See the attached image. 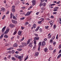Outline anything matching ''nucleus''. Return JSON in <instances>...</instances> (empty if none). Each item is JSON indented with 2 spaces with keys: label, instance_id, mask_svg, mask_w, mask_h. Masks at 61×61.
I'll use <instances>...</instances> for the list:
<instances>
[{
  "label": "nucleus",
  "instance_id": "f257e3e1",
  "mask_svg": "<svg viewBox=\"0 0 61 61\" xmlns=\"http://www.w3.org/2000/svg\"><path fill=\"white\" fill-rule=\"evenodd\" d=\"M10 30V29L8 28L6 29L5 32H4V34H7L9 32Z\"/></svg>",
  "mask_w": 61,
  "mask_h": 61
},
{
  "label": "nucleus",
  "instance_id": "f03ea898",
  "mask_svg": "<svg viewBox=\"0 0 61 61\" xmlns=\"http://www.w3.org/2000/svg\"><path fill=\"white\" fill-rule=\"evenodd\" d=\"M10 30V29L8 28L6 29L5 32H4V34H7L9 32Z\"/></svg>",
  "mask_w": 61,
  "mask_h": 61
},
{
  "label": "nucleus",
  "instance_id": "7ed1b4c3",
  "mask_svg": "<svg viewBox=\"0 0 61 61\" xmlns=\"http://www.w3.org/2000/svg\"><path fill=\"white\" fill-rule=\"evenodd\" d=\"M11 22L13 24H17V21L13 20H12Z\"/></svg>",
  "mask_w": 61,
  "mask_h": 61
},
{
  "label": "nucleus",
  "instance_id": "20e7f679",
  "mask_svg": "<svg viewBox=\"0 0 61 61\" xmlns=\"http://www.w3.org/2000/svg\"><path fill=\"white\" fill-rule=\"evenodd\" d=\"M18 35L20 36H22V31H19L18 32Z\"/></svg>",
  "mask_w": 61,
  "mask_h": 61
},
{
  "label": "nucleus",
  "instance_id": "39448f33",
  "mask_svg": "<svg viewBox=\"0 0 61 61\" xmlns=\"http://www.w3.org/2000/svg\"><path fill=\"white\" fill-rule=\"evenodd\" d=\"M32 3H33L32 5L34 6V5H36V0H32Z\"/></svg>",
  "mask_w": 61,
  "mask_h": 61
},
{
  "label": "nucleus",
  "instance_id": "423d86ee",
  "mask_svg": "<svg viewBox=\"0 0 61 61\" xmlns=\"http://www.w3.org/2000/svg\"><path fill=\"white\" fill-rule=\"evenodd\" d=\"M28 46L30 47H32L33 46V42H31L29 44Z\"/></svg>",
  "mask_w": 61,
  "mask_h": 61
},
{
  "label": "nucleus",
  "instance_id": "0eeeda50",
  "mask_svg": "<svg viewBox=\"0 0 61 61\" xmlns=\"http://www.w3.org/2000/svg\"><path fill=\"white\" fill-rule=\"evenodd\" d=\"M46 45V42L45 41H44L42 42V46H45Z\"/></svg>",
  "mask_w": 61,
  "mask_h": 61
},
{
  "label": "nucleus",
  "instance_id": "6e6552de",
  "mask_svg": "<svg viewBox=\"0 0 61 61\" xmlns=\"http://www.w3.org/2000/svg\"><path fill=\"white\" fill-rule=\"evenodd\" d=\"M10 27H12L13 28L14 27H15V25L13 24H11L10 25Z\"/></svg>",
  "mask_w": 61,
  "mask_h": 61
},
{
  "label": "nucleus",
  "instance_id": "1a4fd4ad",
  "mask_svg": "<svg viewBox=\"0 0 61 61\" xmlns=\"http://www.w3.org/2000/svg\"><path fill=\"white\" fill-rule=\"evenodd\" d=\"M21 44L23 45L24 46H26V43L25 42H22Z\"/></svg>",
  "mask_w": 61,
  "mask_h": 61
},
{
  "label": "nucleus",
  "instance_id": "9d476101",
  "mask_svg": "<svg viewBox=\"0 0 61 61\" xmlns=\"http://www.w3.org/2000/svg\"><path fill=\"white\" fill-rule=\"evenodd\" d=\"M39 40V37H35L34 38V40H37L38 41Z\"/></svg>",
  "mask_w": 61,
  "mask_h": 61
},
{
  "label": "nucleus",
  "instance_id": "9b49d317",
  "mask_svg": "<svg viewBox=\"0 0 61 61\" xmlns=\"http://www.w3.org/2000/svg\"><path fill=\"white\" fill-rule=\"evenodd\" d=\"M34 27V28H36V24H35L33 25V27H31V29H33Z\"/></svg>",
  "mask_w": 61,
  "mask_h": 61
},
{
  "label": "nucleus",
  "instance_id": "f8f14e48",
  "mask_svg": "<svg viewBox=\"0 0 61 61\" xmlns=\"http://www.w3.org/2000/svg\"><path fill=\"white\" fill-rule=\"evenodd\" d=\"M39 55V53L38 52H36L35 53V54L34 55L36 57L37 56H38Z\"/></svg>",
  "mask_w": 61,
  "mask_h": 61
},
{
  "label": "nucleus",
  "instance_id": "ddd939ff",
  "mask_svg": "<svg viewBox=\"0 0 61 61\" xmlns=\"http://www.w3.org/2000/svg\"><path fill=\"white\" fill-rule=\"evenodd\" d=\"M5 28H6V27L5 26L3 28L1 32H4V31H5Z\"/></svg>",
  "mask_w": 61,
  "mask_h": 61
},
{
  "label": "nucleus",
  "instance_id": "4468645a",
  "mask_svg": "<svg viewBox=\"0 0 61 61\" xmlns=\"http://www.w3.org/2000/svg\"><path fill=\"white\" fill-rule=\"evenodd\" d=\"M49 48L50 50H53V48H52V46L51 45L49 46Z\"/></svg>",
  "mask_w": 61,
  "mask_h": 61
},
{
  "label": "nucleus",
  "instance_id": "2eb2a0df",
  "mask_svg": "<svg viewBox=\"0 0 61 61\" xmlns=\"http://www.w3.org/2000/svg\"><path fill=\"white\" fill-rule=\"evenodd\" d=\"M49 48L50 50H53V48H52V46L51 45L49 46Z\"/></svg>",
  "mask_w": 61,
  "mask_h": 61
},
{
  "label": "nucleus",
  "instance_id": "dca6fc26",
  "mask_svg": "<svg viewBox=\"0 0 61 61\" xmlns=\"http://www.w3.org/2000/svg\"><path fill=\"white\" fill-rule=\"evenodd\" d=\"M17 46H18V45L17 44V43H15L13 45V46H14V47H17Z\"/></svg>",
  "mask_w": 61,
  "mask_h": 61
},
{
  "label": "nucleus",
  "instance_id": "f3484780",
  "mask_svg": "<svg viewBox=\"0 0 61 61\" xmlns=\"http://www.w3.org/2000/svg\"><path fill=\"white\" fill-rule=\"evenodd\" d=\"M30 39H29L28 40L27 42V45H28L29 43H30Z\"/></svg>",
  "mask_w": 61,
  "mask_h": 61
},
{
  "label": "nucleus",
  "instance_id": "a211bd4d",
  "mask_svg": "<svg viewBox=\"0 0 61 61\" xmlns=\"http://www.w3.org/2000/svg\"><path fill=\"white\" fill-rule=\"evenodd\" d=\"M4 34H2L0 36V39H2V38L3 37V36H4Z\"/></svg>",
  "mask_w": 61,
  "mask_h": 61
},
{
  "label": "nucleus",
  "instance_id": "6ab92c4d",
  "mask_svg": "<svg viewBox=\"0 0 61 61\" xmlns=\"http://www.w3.org/2000/svg\"><path fill=\"white\" fill-rule=\"evenodd\" d=\"M43 31V29L41 28H40L39 29V31L40 33H41L42 32V31Z\"/></svg>",
  "mask_w": 61,
  "mask_h": 61
},
{
  "label": "nucleus",
  "instance_id": "aec40b11",
  "mask_svg": "<svg viewBox=\"0 0 61 61\" xmlns=\"http://www.w3.org/2000/svg\"><path fill=\"white\" fill-rule=\"evenodd\" d=\"M40 20L41 21V22H43V21H44V19L43 18H41Z\"/></svg>",
  "mask_w": 61,
  "mask_h": 61
},
{
  "label": "nucleus",
  "instance_id": "412c9836",
  "mask_svg": "<svg viewBox=\"0 0 61 61\" xmlns=\"http://www.w3.org/2000/svg\"><path fill=\"white\" fill-rule=\"evenodd\" d=\"M10 18H12V17H13V13H11L10 14Z\"/></svg>",
  "mask_w": 61,
  "mask_h": 61
},
{
  "label": "nucleus",
  "instance_id": "4be33fe9",
  "mask_svg": "<svg viewBox=\"0 0 61 61\" xmlns=\"http://www.w3.org/2000/svg\"><path fill=\"white\" fill-rule=\"evenodd\" d=\"M43 5V2H41L40 4V7L42 6Z\"/></svg>",
  "mask_w": 61,
  "mask_h": 61
},
{
  "label": "nucleus",
  "instance_id": "5701e85b",
  "mask_svg": "<svg viewBox=\"0 0 61 61\" xmlns=\"http://www.w3.org/2000/svg\"><path fill=\"white\" fill-rule=\"evenodd\" d=\"M61 56V53L60 54H59L58 56L57 57V58H60V57Z\"/></svg>",
  "mask_w": 61,
  "mask_h": 61
},
{
  "label": "nucleus",
  "instance_id": "b1692460",
  "mask_svg": "<svg viewBox=\"0 0 61 61\" xmlns=\"http://www.w3.org/2000/svg\"><path fill=\"white\" fill-rule=\"evenodd\" d=\"M34 43L35 44V45L36 46V40H34Z\"/></svg>",
  "mask_w": 61,
  "mask_h": 61
},
{
  "label": "nucleus",
  "instance_id": "393cba45",
  "mask_svg": "<svg viewBox=\"0 0 61 61\" xmlns=\"http://www.w3.org/2000/svg\"><path fill=\"white\" fill-rule=\"evenodd\" d=\"M29 11H28L27 13L25 15V16H27V15H29Z\"/></svg>",
  "mask_w": 61,
  "mask_h": 61
},
{
  "label": "nucleus",
  "instance_id": "a878e982",
  "mask_svg": "<svg viewBox=\"0 0 61 61\" xmlns=\"http://www.w3.org/2000/svg\"><path fill=\"white\" fill-rule=\"evenodd\" d=\"M1 11H5V8H2L1 9Z\"/></svg>",
  "mask_w": 61,
  "mask_h": 61
},
{
  "label": "nucleus",
  "instance_id": "bb28decb",
  "mask_svg": "<svg viewBox=\"0 0 61 61\" xmlns=\"http://www.w3.org/2000/svg\"><path fill=\"white\" fill-rule=\"evenodd\" d=\"M11 59H12L13 60H14V61H15V58L14 57H12L11 58Z\"/></svg>",
  "mask_w": 61,
  "mask_h": 61
},
{
  "label": "nucleus",
  "instance_id": "cd10ccee",
  "mask_svg": "<svg viewBox=\"0 0 61 61\" xmlns=\"http://www.w3.org/2000/svg\"><path fill=\"white\" fill-rule=\"evenodd\" d=\"M13 18L15 19V20H16L17 19V18H16V17H15L14 16H13Z\"/></svg>",
  "mask_w": 61,
  "mask_h": 61
},
{
  "label": "nucleus",
  "instance_id": "c85d7f7f",
  "mask_svg": "<svg viewBox=\"0 0 61 61\" xmlns=\"http://www.w3.org/2000/svg\"><path fill=\"white\" fill-rule=\"evenodd\" d=\"M52 35H51L50 36H48V39H50L51 38V37Z\"/></svg>",
  "mask_w": 61,
  "mask_h": 61
},
{
  "label": "nucleus",
  "instance_id": "c756f323",
  "mask_svg": "<svg viewBox=\"0 0 61 61\" xmlns=\"http://www.w3.org/2000/svg\"><path fill=\"white\" fill-rule=\"evenodd\" d=\"M18 59H20L21 60V56H18Z\"/></svg>",
  "mask_w": 61,
  "mask_h": 61
},
{
  "label": "nucleus",
  "instance_id": "7c9ffc66",
  "mask_svg": "<svg viewBox=\"0 0 61 61\" xmlns=\"http://www.w3.org/2000/svg\"><path fill=\"white\" fill-rule=\"evenodd\" d=\"M44 50L45 52H47L48 50V49H47V48H46L44 49Z\"/></svg>",
  "mask_w": 61,
  "mask_h": 61
},
{
  "label": "nucleus",
  "instance_id": "2f4dec72",
  "mask_svg": "<svg viewBox=\"0 0 61 61\" xmlns=\"http://www.w3.org/2000/svg\"><path fill=\"white\" fill-rule=\"evenodd\" d=\"M38 24H41L42 23L41 21H38Z\"/></svg>",
  "mask_w": 61,
  "mask_h": 61
},
{
  "label": "nucleus",
  "instance_id": "473e14b6",
  "mask_svg": "<svg viewBox=\"0 0 61 61\" xmlns=\"http://www.w3.org/2000/svg\"><path fill=\"white\" fill-rule=\"evenodd\" d=\"M4 37L5 38H8V36L7 35H4Z\"/></svg>",
  "mask_w": 61,
  "mask_h": 61
},
{
  "label": "nucleus",
  "instance_id": "72a5a7b5",
  "mask_svg": "<svg viewBox=\"0 0 61 61\" xmlns=\"http://www.w3.org/2000/svg\"><path fill=\"white\" fill-rule=\"evenodd\" d=\"M41 9H42V10H45V9L44 7H41Z\"/></svg>",
  "mask_w": 61,
  "mask_h": 61
},
{
  "label": "nucleus",
  "instance_id": "f704fd0d",
  "mask_svg": "<svg viewBox=\"0 0 61 61\" xmlns=\"http://www.w3.org/2000/svg\"><path fill=\"white\" fill-rule=\"evenodd\" d=\"M17 50L19 51H22V49H18Z\"/></svg>",
  "mask_w": 61,
  "mask_h": 61
},
{
  "label": "nucleus",
  "instance_id": "c9c22d12",
  "mask_svg": "<svg viewBox=\"0 0 61 61\" xmlns=\"http://www.w3.org/2000/svg\"><path fill=\"white\" fill-rule=\"evenodd\" d=\"M45 28L46 29H48V28L49 27V26H45Z\"/></svg>",
  "mask_w": 61,
  "mask_h": 61
},
{
  "label": "nucleus",
  "instance_id": "e433bc0d",
  "mask_svg": "<svg viewBox=\"0 0 61 61\" xmlns=\"http://www.w3.org/2000/svg\"><path fill=\"white\" fill-rule=\"evenodd\" d=\"M54 28H53L54 29H56V25H54Z\"/></svg>",
  "mask_w": 61,
  "mask_h": 61
},
{
  "label": "nucleus",
  "instance_id": "4c0bfd02",
  "mask_svg": "<svg viewBox=\"0 0 61 61\" xmlns=\"http://www.w3.org/2000/svg\"><path fill=\"white\" fill-rule=\"evenodd\" d=\"M43 6H45L46 5V3H44L43 4Z\"/></svg>",
  "mask_w": 61,
  "mask_h": 61
},
{
  "label": "nucleus",
  "instance_id": "58836bf2",
  "mask_svg": "<svg viewBox=\"0 0 61 61\" xmlns=\"http://www.w3.org/2000/svg\"><path fill=\"white\" fill-rule=\"evenodd\" d=\"M28 24H29V23H28V22H26L25 23V25H26Z\"/></svg>",
  "mask_w": 61,
  "mask_h": 61
},
{
  "label": "nucleus",
  "instance_id": "ea45409f",
  "mask_svg": "<svg viewBox=\"0 0 61 61\" xmlns=\"http://www.w3.org/2000/svg\"><path fill=\"white\" fill-rule=\"evenodd\" d=\"M25 18L24 17H22L20 18V20H24Z\"/></svg>",
  "mask_w": 61,
  "mask_h": 61
},
{
  "label": "nucleus",
  "instance_id": "a19ab883",
  "mask_svg": "<svg viewBox=\"0 0 61 61\" xmlns=\"http://www.w3.org/2000/svg\"><path fill=\"white\" fill-rule=\"evenodd\" d=\"M15 57H16L18 58V56H19L18 55H15Z\"/></svg>",
  "mask_w": 61,
  "mask_h": 61
},
{
  "label": "nucleus",
  "instance_id": "79ce46f5",
  "mask_svg": "<svg viewBox=\"0 0 61 61\" xmlns=\"http://www.w3.org/2000/svg\"><path fill=\"white\" fill-rule=\"evenodd\" d=\"M24 47L23 45H20V46H19V47H20V48H21V47Z\"/></svg>",
  "mask_w": 61,
  "mask_h": 61
},
{
  "label": "nucleus",
  "instance_id": "37998d69",
  "mask_svg": "<svg viewBox=\"0 0 61 61\" xmlns=\"http://www.w3.org/2000/svg\"><path fill=\"white\" fill-rule=\"evenodd\" d=\"M55 38V36H52L51 37V39H54Z\"/></svg>",
  "mask_w": 61,
  "mask_h": 61
},
{
  "label": "nucleus",
  "instance_id": "c03bdc74",
  "mask_svg": "<svg viewBox=\"0 0 61 61\" xmlns=\"http://www.w3.org/2000/svg\"><path fill=\"white\" fill-rule=\"evenodd\" d=\"M5 15H4L3 16L2 18V19H5Z\"/></svg>",
  "mask_w": 61,
  "mask_h": 61
},
{
  "label": "nucleus",
  "instance_id": "a18cd8bd",
  "mask_svg": "<svg viewBox=\"0 0 61 61\" xmlns=\"http://www.w3.org/2000/svg\"><path fill=\"white\" fill-rule=\"evenodd\" d=\"M12 11L13 12H14L15 11V9H12Z\"/></svg>",
  "mask_w": 61,
  "mask_h": 61
},
{
  "label": "nucleus",
  "instance_id": "49530a36",
  "mask_svg": "<svg viewBox=\"0 0 61 61\" xmlns=\"http://www.w3.org/2000/svg\"><path fill=\"white\" fill-rule=\"evenodd\" d=\"M58 34H57L56 36V38L57 40V39H58Z\"/></svg>",
  "mask_w": 61,
  "mask_h": 61
},
{
  "label": "nucleus",
  "instance_id": "de8ad7c7",
  "mask_svg": "<svg viewBox=\"0 0 61 61\" xmlns=\"http://www.w3.org/2000/svg\"><path fill=\"white\" fill-rule=\"evenodd\" d=\"M39 46H41V42H39Z\"/></svg>",
  "mask_w": 61,
  "mask_h": 61
},
{
  "label": "nucleus",
  "instance_id": "09e8293b",
  "mask_svg": "<svg viewBox=\"0 0 61 61\" xmlns=\"http://www.w3.org/2000/svg\"><path fill=\"white\" fill-rule=\"evenodd\" d=\"M24 39H25V38H24V37H23V38L22 39H21V40H20V41H23V40Z\"/></svg>",
  "mask_w": 61,
  "mask_h": 61
},
{
  "label": "nucleus",
  "instance_id": "8fccbe9b",
  "mask_svg": "<svg viewBox=\"0 0 61 61\" xmlns=\"http://www.w3.org/2000/svg\"><path fill=\"white\" fill-rule=\"evenodd\" d=\"M59 48H60V49L61 48V45L60 44L59 46Z\"/></svg>",
  "mask_w": 61,
  "mask_h": 61
},
{
  "label": "nucleus",
  "instance_id": "3c124183",
  "mask_svg": "<svg viewBox=\"0 0 61 61\" xmlns=\"http://www.w3.org/2000/svg\"><path fill=\"white\" fill-rule=\"evenodd\" d=\"M32 13V11H30V12H29L28 15H30V14H31V13Z\"/></svg>",
  "mask_w": 61,
  "mask_h": 61
},
{
  "label": "nucleus",
  "instance_id": "603ef678",
  "mask_svg": "<svg viewBox=\"0 0 61 61\" xmlns=\"http://www.w3.org/2000/svg\"><path fill=\"white\" fill-rule=\"evenodd\" d=\"M51 18H52V19H53L54 18V16H53V15H51Z\"/></svg>",
  "mask_w": 61,
  "mask_h": 61
},
{
  "label": "nucleus",
  "instance_id": "864d4df0",
  "mask_svg": "<svg viewBox=\"0 0 61 61\" xmlns=\"http://www.w3.org/2000/svg\"><path fill=\"white\" fill-rule=\"evenodd\" d=\"M9 49H10H10H14V47H12L9 48Z\"/></svg>",
  "mask_w": 61,
  "mask_h": 61
},
{
  "label": "nucleus",
  "instance_id": "5fc2aeb1",
  "mask_svg": "<svg viewBox=\"0 0 61 61\" xmlns=\"http://www.w3.org/2000/svg\"><path fill=\"white\" fill-rule=\"evenodd\" d=\"M25 8V6H23L22 7V8H21L22 9H24Z\"/></svg>",
  "mask_w": 61,
  "mask_h": 61
},
{
  "label": "nucleus",
  "instance_id": "6e6d98bb",
  "mask_svg": "<svg viewBox=\"0 0 61 61\" xmlns=\"http://www.w3.org/2000/svg\"><path fill=\"white\" fill-rule=\"evenodd\" d=\"M28 58V56L25 59V60H26Z\"/></svg>",
  "mask_w": 61,
  "mask_h": 61
},
{
  "label": "nucleus",
  "instance_id": "4d7b16f0",
  "mask_svg": "<svg viewBox=\"0 0 61 61\" xmlns=\"http://www.w3.org/2000/svg\"><path fill=\"white\" fill-rule=\"evenodd\" d=\"M53 44L54 45H55L56 44V42H55L54 41L53 42Z\"/></svg>",
  "mask_w": 61,
  "mask_h": 61
},
{
  "label": "nucleus",
  "instance_id": "13d9d810",
  "mask_svg": "<svg viewBox=\"0 0 61 61\" xmlns=\"http://www.w3.org/2000/svg\"><path fill=\"white\" fill-rule=\"evenodd\" d=\"M34 34L35 36H37V37L38 36V34Z\"/></svg>",
  "mask_w": 61,
  "mask_h": 61
},
{
  "label": "nucleus",
  "instance_id": "bf43d9fd",
  "mask_svg": "<svg viewBox=\"0 0 61 61\" xmlns=\"http://www.w3.org/2000/svg\"><path fill=\"white\" fill-rule=\"evenodd\" d=\"M12 7L13 8L12 9H15V5H13L12 6Z\"/></svg>",
  "mask_w": 61,
  "mask_h": 61
},
{
  "label": "nucleus",
  "instance_id": "052dcab7",
  "mask_svg": "<svg viewBox=\"0 0 61 61\" xmlns=\"http://www.w3.org/2000/svg\"><path fill=\"white\" fill-rule=\"evenodd\" d=\"M11 52H12V54H14L15 53V51L14 50H12Z\"/></svg>",
  "mask_w": 61,
  "mask_h": 61
},
{
  "label": "nucleus",
  "instance_id": "680f3d73",
  "mask_svg": "<svg viewBox=\"0 0 61 61\" xmlns=\"http://www.w3.org/2000/svg\"><path fill=\"white\" fill-rule=\"evenodd\" d=\"M53 14H55V15H56L57 14V13L56 12H54L53 13Z\"/></svg>",
  "mask_w": 61,
  "mask_h": 61
},
{
  "label": "nucleus",
  "instance_id": "e2e57ef3",
  "mask_svg": "<svg viewBox=\"0 0 61 61\" xmlns=\"http://www.w3.org/2000/svg\"><path fill=\"white\" fill-rule=\"evenodd\" d=\"M40 0L41 1V2H42V3L44 2V0Z\"/></svg>",
  "mask_w": 61,
  "mask_h": 61
},
{
  "label": "nucleus",
  "instance_id": "0e129e2a",
  "mask_svg": "<svg viewBox=\"0 0 61 61\" xmlns=\"http://www.w3.org/2000/svg\"><path fill=\"white\" fill-rule=\"evenodd\" d=\"M56 5V4H51V6H52V5Z\"/></svg>",
  "mask_w": 61,
  "mask_h": 61
},
{
  "label": "nucleus",
  "instance_id": "69168bd1",
  "mask_svg": "<svg viewBox=\"0 0 61 61\" xmlns=\"http://www.w3.org/2000/svg\"><path fill=\"white\" fill-rule=\"evenodd\" d=\"M53 43V40L52 39H51L50 40V43Z\"/></svg>",
  "mask_w": 61,
  "mask_h": 61
},
{
  "label": "nucleus",
  "instance_id": "338daca9",
  "mask_svg": "<svg viewBox=\"0 0 61 61\" xmlns=\"http://www.w3.org/2000/svg\"><path fill=\"white\" fill-rule=\"evenodd\" d=\"M16 34V31H15V32L13 34L14 35H15Z\"/></svg>",
  "mask_w": 61,
  "mask_h": 61
},
{
  "label": "nucleus",
  "instance_id": "774afa93",
  "mask_svg": "<svg viewBox=\"0 0 61 61\" xmlns=\"http://www.w3.org/2000/svg\"><path fill=\"white\" fill-rule=\"evenodd\" d=\"M8 53H9L10 54H11L12 53V52L11 51H8Z\"/></svg>",
  "mask_w": 61,
  "mask_h": 61
}]
</instances>
